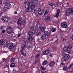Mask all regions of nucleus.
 Instances as JSON below:
<instances>
[{
  "label": "nucleus",
  "instance_id": "63",
  "mask_svg": "<svg viewBox=\"0 0 73 73\" xmlns=\"http://www.w3.org/2000/svg\"><path fill=\"white\" fill-rule=\"evenodd\" d=\"M2 15V13H0V15L1 16Z\"/></svg>",
  "mask_w": 73,
  "mask_h": 73
},
{
  "label": "nucleus",
  "instance_id": "36",
  "mask_svg": "<svg viewBox=\"0 0 73 73\" xmlns=\"http://www.w3.org/2000/svg\"><path fill=\"white\" fill-rule=\"evenodd\" d=\"M59 13H57L56 15H55V17H58V16H59Z\"/></svg>",
  "mask_w": 73,
  "mask_h": 73
},
{
  "label": "nucleus",
  "instance_id": "14",
  "mask_svg": "<svg viewBox=\"0 0 73 73\" xmlns=\"http://www.w3.org/2000/svg\"><path fill=\"white\" fill-rule=\"evenodd\" d=\"M45 33L46 36H49L50 35V34H51V33H50V31H45Z\"/></svg>",
  "mask_w": 73,
  "mask_h": 73
},
{
  "label": "nucleus",
  "instance_id": "33",
  "mask_svg": "<svg viewBox=\"0 0 73 73\" xmlns=\"http://www.w3.org/2000/svg\"><path fill=\"white\" fill-rule=\"evenodd\" d=\"M61 64L62 66H63V67H64V66H65V63H64L63 62H61Z\"/></svg>",
  "mask_w": 73,
  "mask_h": 73
},
{
  "label": "nucleus",
  "instance_id": "23",
  "mask_svg": "<svg viewBox=\"0 0 73 73\" xmlns=\"http://www.w3.org/2000/svg\"><path fill=\"white\" fill-rule=\"evenodd\" d=\"M56 31V28L52 27L51 29V32H54Z\"/></svg>",
  "mask_w": 73,
  "mask_h": 73
},
{
  "label": "nucleus",
  "instance_id": "19",
  "mask_svg": "<svg viewBox=\"0 0 73 73\" xmlns=\"http://www.w3.org/2000/svg\"><path fill=\"white\" fill-rule=\"evenodd\" d=\"M27 39L26 38H24L23 39V42L25 44H26V43L27 42Z\"/></svg>",
  "mask_w": 73,
  "mask_h": 73
},
{
  "label": "nucleus",
  "instance_id": "49",
  "mask_svg": "<svg viewBox=\"0 0 73 73\" xmlns=\"http://www.w3.org/2000/svg\"><path fill=\"white\" fill-rule=\"evenodd\" d=\"M17 72V71L16 70H14L13 72V73H16Z\"/></svg>",
  "mask_w": 73,
  "mask_h": 73
},
{
  "label": "nucleus",
  "instance_id": "53",
  "mask_svg": "<svg viewBox=\"0 0 73 73\" xmlns=\"http://www.w3.org/2000/svg\"><path fill=\"white\" fill-rule=\"evenodd\" d=\"M20 36H21V34H19V35H18L17 36V37H20Z\"/></svg>",
  "mask_w": 73,
  "mask_h": 73
},
{
  "label": "nucleus",
  "instance_id": "16",
  "mask_svg": "<svg viewBox=\"0 0 73 73\" xmlns=\"http://www.w3.org/2000/svg\"><path fill=\"white\" fill-rule=\"evenodd\" d=\"M17 24L18 25H21V23H22V21H21V19L19 18L18 21H17Z\"/></svg>",
  "mask_w": 73,
  "mask_h": 73
},
{
  "label": "nucleus",
  "instance_id": "54",
  "mask_svg": "<svg viewBox=\"0 0 73 73\" xmlns=\"http://www.w3.org/2000/svg\"><path fill=\"white\" fill-rule=\"evenodd\" d=\"M53 49L54 50H56V49H57V48L55 47H54Z\"/></svg>",
  "mask_w": 73,
  "mask_h": 73
},
{
  "label": "nucleus",
  "instance_id": "37",
  "mask_svg": "<svg viewBox=\"0 0 73 73\" xmlns=\"http://www.w3.org/2000/svg\"><path fill=\"white\" fill-rule=\"evenodd\" d=\"M15 59H14L13 58L11 59V61L12 62H15Z\"/></svg>",
  "mask_w": 73,
  "mask_h": 73
},
{
  "label": "nucleus",
  "instance_id": "28",
  "mask_svg": "<svg viewBox=\"0 0 73 73\" xmlns=\"http://www.w3.org/2000/svg\"><path fill=\"white\" fill-rule=\"evenodd\" d=\"M67 48L68 49H72L73 46L71 45H68Z\"/></svg>",
  "mask_w": 73,
  "mask_h": 73
},
{
  "label": "nucleus",
  "instance_id": "2",
  "mask_svg": "<svg viewBox=\"0 0 73 73\" xmlns=\"http://www.w3.org/2000/svg\"><path fill=\"white\" fill-rule=\"evenodd\" d=\"M70 12L72 15H73V8H72L71 9L69 8L67 11L66 13V16H69L70 14Z\"/></svg>",
  "mask_w": 73,
  "mask_h": 73
},
{
  "label": "nucleus",
  "instance_id": "34",
  "mask_svg": "<svg viewBox=\"0 0 73 73\" xmlns=\"http://www.w3.org/2000/svg\"><path fill=\"white\" fill-rule=\"evenodd\" d=\"M31 3H32L31 2H31L30 3L29 1H27L26 3V4L27 5H29V6L30 5V4H31Z\"/></svg>",
  "mask_w": 73,
  "mask_h": 73
},
{
  "label": "nucleus",
  "instance_id": "60",
  "mask_svg": "<svg viewBox=\"0 0 73 73\" xmlns=\"http://www.w3.org/2000/svg\"><path fill=\"white\" fill-rule=\"evenodd\" d=\"M41 3H42V1H40L39 2V4H41Z\"/></svg>",
  "mask_w": 73,
  "mask_h": 73
},
{
  "label": "nucleus",
  "instance_id": "46",
  "mask_svg": "<svg viewBox=\"0 0 73 73\" xmlns=\"http://www.w3.org/2000/svg\"><path fill=\"white\" fill-rule=\"evenodd\" d=\"M27 48H31V46L29 44H28L27 46Z\"/></svg>",
  "mask_w": 73,
  "mask_h": 73
},
{
  "label": "nucleus",
  "instance_id": "51",
  "mask_svg": "<svg viewBox=\"0 0 73 73\" xmlns=\"http://www.w3.org/2000/svg\"><path fill=\"white\" fill-rule=\"evenodd\" d=\"M2 61H5V58H3L2 59Z\"/></svg>",
  "mask_w": 73,
  "mask_h": 73
},
{
  "label": "nucleus",
  "instance_id": "25",
  "mask_svg": "<svg viewBox=\"0 0 73 73\" xmlns=\"http://www.w3.org/2000/svg\"><path fill=\"white\" fill-rule=\"evenodd\" d=\"M26 46V45L25 44H22L21 46V48L23 50L24 49H25V47Z\"/></svg>",
  "mask_w": 73,
  "mask_h": 73
},
{
  "label": "nucleus",
  "instance_id": "62",
  "mask_svg": "<svg viewBox=\"0 0 73 73\" xmlns=\"http://www.w3.org/2000/svg\"><path fill=\"white\" fill-rule=\"evenodd\" d=\"M70 73H73V69L72 70V71Z\"/></svg>",
  "mask_w": 73,
  "mask_h": 73
},
{
  "label": "nucleus",
  "instance_id": "15",
  "mask_svg": "<svg viewBox=\"0 0 73 73\" xmlns=\"http://www.w3.org/2000/svg\"><path fill=\"white\" fill-rule=\"evenodd\" d=\"M46 38V35H41L40 37L41 40H45Z\"/></svg>",
  "mask_w": 73,
  "mask_h": 73
},
{
  "label": "nucleus",
  "instance_id": "58",
  "mask_svg": "<svg viewBox=\"0 0 73 73\" xmlns=\"http://www.w3.org/2000/svg\"><path fill=\"white\" fill-rule=\"evenodd\" d=\"M20 52H23V50H20Z\"/></svg>",
  "mask_w": 73,
  "mask_h": 73
},
{
  "label": "nucleus",
  "instance_id": "9",
  "mask_svg": "<svg viewBox=\"0 0 73 73\" xmlns=\"http://www.w3.org/2000/svg\"><path fill=\"white\" fill-rule=\"evenodd\" d=\"M63 49L64 52H67V53H70L71 52L70 51L68 50V49L66 47H64Z\"/></svg>",
  "mask_w": 73,
  "mask_h": 73
},
{
  "label": "nucleus",
  "instance_id": "21",
  "mask_svg": "<svg viewBox=\"0 0 73 73\" xmlns=\"http://www.w3.org/2000/svg\"><path fill=\"white\" fill-rule=\"evenodd\" d=\"M10 66L11 68H14V67H16V65L15 63H12L10 65Z\"/></svg>",
  "mask_w": 73,
  "mask_h": 73
},
{
  "label": "nucleus",
  "instance_id": "26",
  "mask_svg": "<svg viewBox=\"0 0 73 73\" xmlns=\"http://www.w3.org/2000/svg\"><path fill=\"white\" fill-rule=\"evenodd\" d=\"M49 5L50 6H51L52 7H55L56 6H55V4H54L53 3H50Z\"/></svg>",
  "mask_w": 73,
  "mask_h": 73
},
{
  "label": "nucleus",
  "instance_id": "39",
  "mask_svg": "<svg viewBox=\"0 0 73 73\" xmlns=\"http://www.w3.org/2000/svg\"><path fill=\"white\" fill-rule=\"evenodd\" d=\"M38 31L37 30H35V31L34 33L35 34V35H37V34H38Z\"/></svg>",
  "mask_w": 73,
  "mask_h": 73
},
{
  "label": "nucleus",
  "instance_id": "56",
  "mask_svg": "<svg viewBox=\"0 0 73 73\" xmlns=\"http://www.w3.org/2000/svg\"><path fill=\"white\" fill-rule=\"evenodd\" d=\"M72 40H73V35H72Z\"/></svg>",
  "mask_w": 73,
  "mask_h": 73
},
{
  "label": "nucleus",
  "instance_id": "44",
  "mask_svg": "<svg viewBox=\"0 0 73 73\" xmlns=\"http://www.w3.org/2000/svg\"><path fill=\"white\" fill-rule=\"evenodd\" d=\"M67 68V67H66V66L65 67H64L63 68V70H66Z\"/></svg>",
  "mask_w": 73,
  "mask_h": 73
},
{
  "label": "nucleus",
  "instance_id": "29",
  "mask_svg": "<svg viewBox=\"0 0 73 73\" xmlns=\"http://www.w3.org/2000/svg\"><path fill=\"white\" fill-rule=\"evenodd\" d=\"M9 44H5L3 45V48H8Z\"/></svg>",
  "mask_w": 73,
  "mask_h": 73
},
{
  "label": "nucleus",
  "instance_id": "10",
  "mask_svg": "<svg viewBox=\"0 0 73 73\" xmlns=\"http://www.w3.org/2000/svg\"><path fill=\"white\" fill-rule=\"evenodd\" d=\"M55 62L54 61H52L50 63L49 66L51 67H52L53 66L54 64H55Z\"/></svg>",
  "mask_w": 73,
  "mask_h": 73
},
{
  "label": "nucleus",
  "instance_id": "42",
  "mask_svg": "<svg viewBox=\"0 0 73 73\" xmlns=\"http://www.w3.org/2000/svg\"><path fill=\"white\" fill-rule=\"evenodd\" d=\"M41 69L42 70H45V69L42 66L41 67Z\"/></svg>",
  "mask_w": 73,
  "mask_h": 73
},
{
  "label": "nucleus",
  "instance_id": "57",
  "mask_svg": "<svg viewBox=\"0 0 73 73\" xmlns=\"http://www.w3.org/2000/svg\"><path fill=\"white\" fill-rule=\"evenodd\" d=\"M1 30H2V29H3V27H1Z\"/></svg>",
  "mask_w": 73,
  "mask_h": 73
},
{
  "label": "nucleus",
  "instance_id": "48",
  "mask_svg": "<svg viewBox=\"0 0 73 73\" xmlns=\"http://www.w3.org/2000/svg\"><path fill=\"white\" fill-rule=\"evenodd\" d=\"M39 56H40V55L39 54H37L35 56V57L36 58H37V57H38Z\"/></svg>",
  "mask_w": 73,
  "mask_h": 73
},
{
  "label": "nucleus",
  "instance_id": "24",
  "mask_svg": "<svg viewBox=\"0 0 73 73\" xmlns=\"http://www.w3.org/2000/svg\"><path fill=\"white\" fill-rule=\"evenodd\" d=\"M48 64V61L46 60H45L43 62H42V64L43 65V66H44V65H46Z\"/></svg>",
  "mask_w": 73,
  "mask_h": 73
},
{
  "label": "nucleus",
  "instance_id": "17",
  "mask_svg": "<svg viewBox=\"0 0 73 73\" xmlns=\"http://www.w3.org/2000/svg\"><path fill=\"white\" fill-rule=\"evenodd\" d=\"M31 1L33 4H37V0H31Z\"/></svg>",
  "mask_w": 73,
  "mask_h": 73
},
{
  "label": "nucleus",
  "instance_id": "3",
  "mask_svg": "<svg viewBox=\"0 0 73 73\" xmlns=\"http://www.w3.org/2000/svg\"><path fill=\"white\" fill-rule=\"evenodd\" d=\"M6 31L7 33L10 35L13 32L12 28L11 27H7L6 29Z\"/></svg>",
  "mask_w": 73,
  "mask_h": 73
},
{
  "label": "nucleus",
  "instance_id": "13",
  "mask_svg": "<svg viewBox=\"0 0 73 73\" xmlns=\"http://www.w3.org/2000/svg\"><path fill=\"white\" fill-rule=\"evenodd\" d=\"M45 20L46 22H48V21L50 20V17L49 16H46L45 17Z\"/></svg>",
  "mask_w": 73,
  "mask_h": 73
},
{
  "label": "nucleus",
  "instance_id": "27",
  "mask_svg": "<svg viewBox=\"0 0 73 73\" xmlns=\"http://www.w3.org/2000/svg\"><path fill=\"white\" fill-rule=\"evenodd\" d=\"M33 38L32 36H30L28 38V40L29 41H32L33 40Z\"/></svg>",
  "mask_w": 73,
  "mask_h": 73
},
{
  "label": "nucleus",
  "instance_id": "8",
  "mask_svg": "<svg viewBox=\"0 0 73 73\" xmlns=\"http://www.w3.org/2000/svg\"><path fill=\"white\" fill-rule=\"evenodd\" d=\"M35 5L33 3H31L30 4L29 7L31 8V10H33L35 8Z\"/></svg>",
  "mask_w": 73,
  "mask_h": 73
},
{
  "label": "nucleus",
  "instance_id": "47",
  "mask_svg": "<svg viewBox=\"0 0 73 73\" xmlns=\"http://www.w3.org/2000/svg\"><path fill=\"white\" fill-rule=\"evenodd\" d=\"M48 13V11L47 10H46L44 14V16H45V15H46Z\"/></svg>",
  "mask_w": 73,
  "mask_h": 73
},
{
  "label": "nucleus",
  "instance_id": "55",
  "mask_svg": "<svg viewBox=\"0 0 73 73\" xmlns=\"http://www.w3.org/2000/svg\"><path fill=\"white\" fill-rule=\"evenodd\" d=\"M17 11H15L14 13L15 15H16V14H17Z\"/></svg>",
  "mask_w": 73,
  "mask_h": 73
},
{
  "label": "nucleus",
  "instance_id": "32",
  "mask_svg": "<svg viewBox=\"0 0 73 73\" xmlns=\"http://www.w3.org/2000/svg\"><path fill=\"white\" fill-rule=\"evenodd\" d=\"M30 29L31 31H33L34 30V27L33 26L30 27Z\"/></svg>",
  "mask_w": 73,
  "mask_h": 73
},
{
  "label": "nucleus",
  "instance_id": "38",
  "mask_svg": "<svg viewBox=\"0 0 73 73\" xmlns=\"http://www.w3.org/2000/svg\"><path fill=\"white\" fill-rule=\"evenodd\" d=\"M21 54L22 55H23V56H25L26 55H27V54L25 53H24V52H22L21 53Z\"/></svg>",
  "mask_w": 73,
  "mask_h": 73
},
{
  "label": "nucleus",
  "instance_id": "6",
  "mask_svg": "<svg viewBox=\"0 0 73 73\" xmlns=\"http://www.w3.org/2000/svg\"><path fill=\"white\" fill-rule=\"evenodd\" d=\"M61 27L62 28H66L67 27V23L64 22L61 23Z\"/></svg>",
  "mask_w": 73,
  "mask_h": 73
},
{
  "label": "nucleus",
  "instance_id": "20",
  "mask_svg": "<svg viewBox=\"0 0 73 73\" xmlns=\"http://www.w3.org/2000/svg\"><path fill=\"white\" fill-rule=\"evenodd\" d=\"M9 6L11 7V5L9 4V3H7L5 4L4 7L8 8V7Z\"/></svg>",
  "mask_w": 73,
  "mask_h": 73
},
{
  "label": "nucleus",
  "instance_id": "59",
  "mask_svg": "<svg viewBox=\"0 0 73 73\" xmlns=\"http://www.w3.org/2000/svg\"><path fill=\"white\" fill-rule=\"evenodd\" d=\"M50 56L51 57H52V55H51V54H50Z\"/></svg>",
  "mask_w": 73,
  "mask_h": 73
},
{
  "label": "nucleus",
  "instance_id": "31",
  "mask_svg": "<svg viewBox=\"0 0 73 73\" xmlns=\"http://www.w3.org/2000/svg\"><path fill=\"white\" fill-rule=\"evenodd\" d=\"M3 44H7V45H9V43L7 42V40H5L3 42Z\"/></svg>",
  "mask_w": 73,
  "mask_h": 73
},
{
  "label": "nucleus",
  "instance_id": "41",
  "mask_svg": "<svg viewBox=\"0 0 73 73\" xmlns=\"http://www.w3.org/2000/svg\"><path fill=\"white\" fill-rule=\"evenodd\" d=\"M7 9H8V8H6L4 7V8L3 9V10L4 11H7Z\"/></svg>",
  "mask_w": 73,
  "mask_h": 73
},
{
  "label": "nucleus",
  "instance_id": "45",
  "mask_svg": "<svg viewBox=\"0 0 73 73\" xmlns=\"http://www.w3.org/2000/svg\"><path fill=\"white\" fill-rule=\"evenodd\" d=\"M38 6H35V5L34 8H35V9H37V8L38 9Z\"/></svg>",
  "mask_w": 73,
  "mask_h": 73
},
{
  "label": "nucleus",
  "instance_id": "43",
  "mask_svg": "<svg viewBox=\"0 0 73 73\" xmlns=\"http://www.w3.org/2000/svg\"><path fill=\"white\" fill-rule=\"evenodd\" d=\"M60 9H57V13H60Z\"/></svg>",
  "mask_w": 73,
  "mask_h": 73
},
{
  "label": "nucleus",
  "instance_id": "52",
  "mask_svg": "<svg viewBox=\"0 0 73 73\" xmlns=\"http://www.w3.org/2000/svg\"><path fill=\"white\" fill-rule=\"evenodd\" d=\"M5 30H3L2 31V33H5Z\"/></svg>",
  "mask_w": 73,
  "mask_h": 73
},
{
  "label": "nucleus",
  "instance_id": "11",
  "mask_svg": "<svg viewBox=\"0 0 73 73\" xmlns=\"http://www.w3.org/2000/svg\"><path fill=\"white\" fill-rule=\"evenodd\" d=\"M49 50H47L43 52V54L44 55H48V53H49Z\"/></svg>",
  "mask_w": 73,
  "mask_h": 73
},
{
  "label": "nucleus",
  "instance_id": "30",
  "mask_svg": "<svg viewBox=\"0 0 73 73\" xmlns=\"http://www.w3.org/2000/svg\"><path fill=\"white\" fill-rule=\"evenodd\" d=\"M3 39L1 40L0 41V45H3Z\"/></svg>",
  "mask_w": 73,
  "mask_h": 73
},
{
  "label": "nucleus",
  "instance_id": "5",
  "mask_svg": "<svg viewBox=\"0 0 73 73\" xmlns=\"http://www.w3.org/2000/svg\"><path fill=\"white\" fill-rule=\"evenodd\" d=\"M64 58V61H67V60H68L69 58H70V56L68 54H66Z\"/></svg>",
  "mask_w": 73,
  "mask_h": 73
},
{
  "label": "nucleus",
  "instance_id": "1",
  "mask_svg": "<svg viewBox=\"0 0 73 73\" xmlns=\"http://www.w3.org/2000/svg\"><path fill=\"white\" fill-rule=\"evenodd\" d=\"M1 19L2 21H3L4 22H5V23H7V22H8V21L10 20L9 17L7 16H3L1 17Z\"/></svg>",
  "mask_w": 73,
  "mask_h": 73
},
{
  "label": "nucleus",
  "instance_id": "12",
  "mask_svg": "<svg viewBox=\"0 0 73 73\" xmlns=\"http://www.w3.org/2000/svg\"><path fill=\"white\" fill-rule=\"evenodd\" d=\"M10 46L9 47V48L10 50H12V49H13V48H14V46H13V43H11L10 44Z\"/></svg>",
  "mask_w": 73,
  "mask_h": 73
},
{
  "label": "nucleus",
  "instance_id": "64",
  "mask_svg": "<svg viewBox=\"0 0 73 73\" xmlns=\"http://www.w3.org/2000/svg\"><path fill=\"white\" fill-rule=\"evenodd\" d=\"M42 73H45V72H42Z\"/></svg>",
  "mask_w": 73,
  "mask_h": 73
},
{
  "label": "nucleus",
  "instance_id": "4",
  "mask_svg": "<svg viewBox=\"0 0 73 73\" xmlns=\"http://www.w3.org/2000/svg\"><path fill=\"white\" fill-rule=\"evenodd\" d=\"M36 27H38L40 28V29L41 30V31H42V32H44V28L42 27L40 28V25L39 23H37L36 24Z\"/></svg>",
  "mask_w": 73,
  "mask_h": 73
},
{
  "label": "nucleus",
  "instance_id": "18",
  "mask_svg": "<svg viewBox=\"0 0 73 73\" xmlns=\"http://www.w3.org/2000/svg\"><path fill=\"white\" fill-rule=\"evenodd\" d=\"M28 35L30 37H32L33 35V33L32 31H29L28 32Z\"/></svg>",
  "mask_w": 73,
  "mask_h": 73
},
{
  "label": "nucleus",
  "instance_id": "7",
  "mask_svg": "<svg viewBox=\"0 0 73 73\" xmlns=\"http://www.w3.org/2000/svg\"><path fill=\"white\" fill-rule=\"evenodd\" d=\"M44 10L43 9L39 10L38 11V14L41 15L44 13Z\"/></svg>",
  "mask_w": 73,
  "mask_h": 73
},
{
  "label": "nucleus",
  "instance_id": "35",
  "mask_svg": "<svg viewBox=\"0 0 73 73\" xmlns=\"http://www.w3.org/2000/svg\"><path fill=\"white\" fill-rule=\"evenodd\" d=\"M73 66V63L71 64L69 66L68 68V69H70V68H71V67H72V66Z\"/></svg>",
  "mask_w": 73,
  "mask_h": 73
},
{
  "label": "nucleus",
  "instance_id": "40",
  "mask_svg": "<svg viewBox=\"0 0 73 73\" xmlns=\"http://www.w3.org/2000/svg\"><path fill=\"white\" fill-rule=\"evenodd\" d=\"M26 21V19H25V20L23 21V25L25 24V23H26V21Z\"/></svg>",
  "mask_w": 73,
  "mask_h": 73
},
{
  "label": "nucleus",
  "instance_id": "50",
  "mask_svg": "<svg viewBox=\"0 0 73 73\" xmlns=\"http://www.w3.org/2000/svg\"><path fill=\"white\" fill-rule=\"evenodd\" d=\"M36 9H34L33 11V13H35V12H36Z\"/></svg>",
  "mask_w": 73,
  "mask_h": 73
},
{
  "label": "nucleus",
  "instance_id": "61",
  "mask_svg": "<svg viewBox=\"0 0 73 73\" xmlns=\"http://www.w3.org/2000/svg\"><path fill=\"white\" fill-rule=\"evenodd\" d=\"M7 60L6 59V60H5V62H7Z\"/></svg>",
  "mask_w": 73,
  "mask_h": 73
},
{
  "label": "nucleus",
  "instance_id": "22",
  "mask_svg": "<svg viewBox=\"0 0 73 73\" xmlns=\"http://www.w3.org/2000/svg\"><path fill=\"white\" fill-rule=\"evenodd\" d=\"M25 8H26V9H27V10H26V11L27 12H28V11H29L30 8H29V7H28V5H25Z\"/></svg>",
  "mask_w": 73,
  "mask_h": 73
}]
</instances>
